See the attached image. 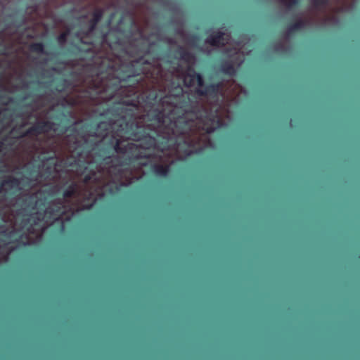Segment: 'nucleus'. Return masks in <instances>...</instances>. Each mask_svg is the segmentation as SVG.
<instances>
[{
	"label": "nucleus",
	"instance_id": "obj_29",
	"mask_svg": "<svg viewBox=\"0 0 360 360\" xmlns=\"http://www.w3.org/2000/svg\"><path fill=\"white\" fill-rule=\"evenodd\" d=\"M6 55L5 49L0 50V56Z\"/></svg>",
	"mask_w": 360,
	"mask_h": 360
},
{
	"label": "nucleus",
	"instance_id": "obj_22",
	"mask_svg": "<svg viewBox=\"0 0 360 360\" xmlns=\"http://www.w3.org/2000/svg\"><path fill=\"white\" fill-rule=\"evenodd\" d=\"M93 32H90V31H89V27H88V28L86 29V30L83 31V32H82V37H83V38H87V37H90V36L92 34V33H93Z\"/></svg>",
	"mask_w": 360,
	"mask_h": 360
},
{
	"label": "nucleus",
	"instance_id": "obj_26",
	"mask_svg": "<svg viewBox=\"0 0 360 360\" xmlns=\"http://www.w3.org/2000/svg\"><path fill=\"white\" fill-rule=\"evenodd\" d=\"M198 40V37L196 34L193 35L191 38V41L193 44H194Z\"/></svg>",
	"mask_w": 360,
	"mask_h": 360
},
{
	"label": "nucleus",
	"instance_id": "obj_31",
	"mask_svg": "<svg viewBox=\"0 0 360 360\" xmlns=\"http://www.w3.org/2000/svg\"><path fill=\"white\" fill-rule=\"evenodd\" d=\"M140 81L139 79H136V81L134 82V84L137 85Z\"/></svg>",
	"mask_w": 360,
	"mask_h": 360
},
{
	"label": "nucleus",
	"instance_id": "obj_24",
	"mask_svg": "<svg viewBox=\"0 0 360 360\" xmlns=\"http://www.w3.org/2000/svg\"><path fill=\"white\" fill-rule=\"evenodd\" d=\"M91 178H92V175L91 174H86V175L84 176L83 181H84V183L86 184V183H89L91 181Z\"/></svg>",
	"mask_w": 360,
	"mask_h": 360
},
{
	"label": "nucleus",
	"instance_id": "obj_16",
	"mask_svg": "<svg viewBox=\"0 0 360 360\" xmlns=\"http://www.w3.org/2000/svg\"><path fill=\"white\" fill-rule=\"evenodd\" d=\"M149 158H150L149 155H145V154H143V153L139 151L135 155H133L132 156L129 157L128 160L129 162H134V161H136V160H138L140 159H148Z\"/></svg>",
	"mask_w": 360,
	"mask_h": 360
},
{
	"label": "nucleus",
	"instance_id": "obj_19",
	"mask_svg": "<svg viewBox=\"0 0 360 360\" xmlns=\"http://www.w3.org/2000/svg\"><path fill=\"white\" fill-rule=\"evenodd\" d=\"M69 34H70L69 30L60 34L57 37V40H58V43L60 44H65L67 41V38H68V36L69 35Z\"/></svg>",
	"mask_w": 360,
	"mask_h": 360
},
{
	"label": "nucleus",
	"instance_id": "obj_30",
	"mask_svg": "<svg viewBox=\"0 0 360 360\" xmlns=\"http://www.w3.org/2000/svg\"><path fill=\"white\" fill-rule=\"evenodd\" d=\"M38 221H41V219L39 217L36 218V219L34 221V224H37Z\"/></svg>",
	"mask_w": 360,
	"mask_h": 360
},
{
	"label": "nucleus",
	"instance_id": "obj_9",
	"mask_svg": "<svg viewBox=\"0 0 360 360\" xmlns=\"http://www.w3.org/2000/svg\"><path fill=\"white\" fill-rule=\"evenodd\" d=\"M103 10L102 8H96L92 13V18L89 21V26L90 32H94L98 22L101 20L103 16Z\"/></svg>",
	"mask_w": 360,
	"mask_h": 360
},
{
	"label": "nucleus",
	"instance_id": "obj_15",
	"mask_svg": "<svg viewBox=\"0 0 360 360\" xmlns=\"http://www.w3.org/2000/svg\"><path fill=\"white\" fill-rule=\"evenodd\" d=\"M70 86V82L66 79H60L57 84V91L62 92L65 91Z\"/></svg>",
	"mask_w": 360,
	"mask_h": 360
},
{
	"label": "nucleus",
	"instance_id": "obj_7",
	"mask_svg": "<svg viewBox=\"0 0 360 360\" xmlns=\"http://www.w3.org/2000/svg\"><path fill=\"white\" fill-rule=\"evenodd\" d=\"M224 33L221 31H217L210 35L206 39V42L212 46H219L224 45Z\"/></svg>",
	"mask_w": 360,
	"mask_h": 360
},
{
	"label": "nucleus",
	"instance_id": "obj_10",
	"mask_svg": "<svg viewBox=\"0 0 360 360\" xmlns=\"http://www.w3.org/2000/svg\"><path fill=\"white\" fill-rule=\"evenodd\" d=\"M219 71L225 75L233 77L236 75V69L233 63L230 60H226L221 63Z\"/></svg>",
	"mask_w": 360,
	"mask_h": 360
},
{
	"label": "nucleus",
	"instance_id": "obj_20",
	"mask_svg": "<svg viewBox=\"0 0 360 360\" xmlns=\"http://www.w3.org/2000/svg\"><path fill=\"white\" fill-rule=\"evenodd\" d=\"M300 0H288L285 4L289 10L292 9L294 6L300 5Z\"/></svg>",
	"mask_w": 360,
	"mask_h": 360
},
{
	"label": "nucleus",
	"instance_id": "obj_17",
	"mask_svg": "<svg viewBox=\"0 0 360 360\" xmlns=\"http://www.w3.org/2000/svg\"><path fill=\"white\" fill-rule=\"evenodd\" d=\"M311 2L314 8L319 9L327 5L328 0H311Z\"/></svg>",
	"mask_w": 360,
	"mask_h": 360
},
{
	"label": "nucleus",
	"instance_id": "obj_11",
	"mask_svg": "<svg viewBox=\"0 0 360 360\" xmlns=\"http://www.w3.org/2000/svg\"><path fill=\"white\" fill-rule=\"evenodd\" d=\"M307 24L308 21L307 20H303L301 18L297 20L295 22L288 25L287 31L288 35L305 28Z\"/></svg>",
	"mask_w": 360,
	"mask_h": 360
},
{
	"label": "nucleus",
	"instance_id": "obj_3",
	"mask_svg": "<svg viewBox=\"0 0 360 360\" xmlns=\"http://www.w3.org/2000/svg\"><path fill=\"white\" fill-rule=\"evenodd\" d=\"M125 127L128 129V132L134 136L133 140L143 141L144 144L146 145L147 148L156 149L158 151L164 152L165 148H160L158 145V141L156 138L150 135L148 132H142L140 134L135 132V129L138 128V124L135 122H127Z\"/></svg>",
	"mask_w": 360,
	"mask_h": 360
},
{
	"label": "nucleus",
	"instance_id": "obj_18",
	"mask_svg": "<svg viewBox=\"0 0 360 360\" xmlns=\"http://www.w3.org/2000/svg\"><path fill=\"white\" fill-rule=\"evenodd\" d=\"M61 212V208L58 207L56 208L49 207L45 210V214L51 217H55Z\"/></svg>",
	"mask_w": 360,
	"mask_h": 360
},
{
	"label": "nucleus",
	"instance_id": "obj_25",
	"mask_svg": "<svg viewBox=\"0 0 360 360\" xmlns=\"http://www.w3.org/2000/svg\"><path fill=\"white\" fill-rule=\"evenodd\" d=\"M80 43L82 44H84V45H91L92 44V41L84 40L83 37H82L80 39Z\"/></svg>",
	"mask_w": 360,
	"mask_h": 360
},
{
	"label": "nucleus",
	"instance_id": "obj_1",
	"mask_svg": "<svg viewBox=\"0 0 360 360\" xmlns=\"http://www.w3.org/2000/svg\"><path fill=\"white\" fill-rule=\"evenodd\" d=\"M176 53L179 55V59L188 64L184 74L185 86L191 87L196 82L198 88L196 89L195 93L198 95L200 96H210L213 98L217 96L222 87V83L217 82L205 85L202 75L197 72L190 64L194 60L195 56L181 46L176 49Z\"/></svg>",
	"mask_w": 360,
	"mask_h": 360
},
{
	"label": "nucleus",
	"instance_id": "obj_35",
	"mask_svg": "<svg viewBox=\"0 0 360 360\" xmlns=\"http://www.w3.org/2000/svg\"><path fill=\"white\" fill-rule=\"evenodd\" d=\"M282 4L285 3L288 0H280Z\"/></svg>",
	"mask_w": 360,
	"mask_h": 360
},
{
	"label": "nucleus",
	"instance_id": "obj_33",
	"mask_svg": "<svg viewBox=\"0 0 360 360\" xmlns=\"http://www.w3.org/2000/svg\"><path fill=\"white\" fill-rule=\"evenodd\" d=\"M342 7L339 5V8H338V11H339V13H340L342 12Z\"/></svg>",
	"mask_w": 360,
	"mask_h": 360
},
{
	"label": "nucleus",
	"instance_id": "obj_2",
	"mask_svg": "<svg viewBox=\"0 0 360 360\" xmlns=\"http://www.w3.org/2000/svg\"><path fill=\"white\" fill-rule=\"evenodd\" d=\"M143 61V57L141 56L134 60H133L131 63H129L128 66V70L131 73L130 75H126L123 77L122 78H119L117 79L115 82L110 83L108 81H101L99 84L96 86V89L99 92H107L108 91V89H110V96L112 97L114 94L120 89L121 88V83L122 82H130L133 81V78L136 77L137 76L141 75L143 73V70L141 68H135L134 64H142V62Z\"/></svg>",
	"mask_w": 360,
	"mask_h": 360
},
{
	"label": "nucleus",
	"instance_id": "obj_8",
	"mask_svg": "<svg viewBox=\"0 0 360 360\" xmlns=\"http://www.w3.org/2000/svg\"><path fill=\"white\" fill-rule=\"evenodd\" d=\"M93 129L94 131L91 134V136L104 138L108 130V123L104 121H100L93 127Z\"/></svg>",
	"mask_w": 360,
	"mask_h": 360
},
{
	"label": "nucleus",
	"instance_id": "obj_14",
	"mask_svg": "<svg viewBox=\"0 0 360 360\" xmlns=\"http://www.w3.org/2000/svg\"><path fill=\"white\" fill-rule=\"evenodd\" d=\"M30 49L33 53L47 54L44 51V45L41 42L32 43L30 46Z\"/></svg>",
	"mask_w": 360,
	"mask_h": 360
},
{
	"label": "nucleus",
	"instance_id": "obj_4",
	"mask_svg": "<svg viewBox=\"0 0 360 360\" xmlns=\"http://www.w3.org/2000/svg\"><path fill=\"white\" fill-rule=\"evenodd\" d=\"M58 126H60V124L51 121H40L28 128L20 135V137L38 136L51 131H57L58 128L56 127Z\"/></svg>",
	"mask_w": 360,
	"mask_h": 360
},
{
	"label": "nucleus",
	"instance_id": "obj_28",
	"mask_svg": "<svg viewBox=\"0 0 360 360\" xmlns=\"http://www.w3.org/2000/svg\"><path fill=\"white\" fill-rule=\"evenodd\" d=\"M60 132H61L62 134H63V133H65V132H66V131H68V127H61V129H60Z\"/></svg>",
	"mask_w": 360,
	"mask_h": 360
},
{
	"label": "nucleus",
	"instance_id": "obj_12",
	"mask_svg": "<svg viewBox=\"0 0 360 360\" xmlns=\"http://www.w3.org/2000/svg\"><path fill=\"white\" fill-rule=\"evenodd\" d=\"M153 172L160 177H167L169 172V166L167 165L154 164L152 166Z\"/></svg>",
	"mask_w": 360,
	"mask_h": 360
},
{
	"label": "nucleus",
	"instance_id": "obj_6",
	"mask_svg": "<svg viewBox=\"0 0 360 360\" xmlns=\"http://www.w3.org/2000/svg\"><path fill=\"white\" fill-rule=\"evenodd\" d=\"M111 141L113 143V148L117 153L124 154L126 153H134L137 150L140 146L136 143H129L122 146V141L119 138L112 136Z\"/></svg>",
	"mask_w": 360,
	"mask_h": 360
},
{
	"label": "nucleus",
	"instance_id": "obj_38",
	"mask_svg": "<svg viewBox=\"0 0 360 360\" xmlns=\"http://www.w3.org/2000/svg\"><path fill=\"white\" fill-rule=\"evenodd\" d=\"M0 6H1V1H0Z\"/></svg>",
	"mask_w": 360,
	"mask_h": 360
},
{
	"label": "nucleus",
	"instance_id": "obj_23",
	"mask_svg": "<svg viewBox=\"0 0 360 360\" xmlns=\"http://www.w3.org/2000/svg\"><path fill=\"white\" fill-rule=\"evenodd\" d=\"M75 48L79 52H86V53H88V52H90L91 51V49H87L86 50H83L80 46H77V45H75Z\"/></svg>",
	"mask_w": 360,
	"mask_h": 360
},
{
	"label": "nucleus",
	"instance_id": "obj_32",
	"mask_svg": "<svg viewBox=\"0 0 360 360\" xmlns=\"http://www.w3.org/2000/svg\"><path fill=\"white\" fill-rule=\"evenodd\" d=\"M1 233L4 235V236H6L7 235V233H6V231H4L1 232Z\"/></svg>",
	"mask_w": 360,
	"mask_h": 360
},
{
	"label": "nucleus",
	"instance_id": "obj_13",
	"mask_svg": "<svg viewBox=\"0 0 360 360\" xmlns=\"http://www.w3.org/2000/svg\"><path fill=\"white\" fill-rule=\"evenodd\" d=\"M77 192V185L76 183H71L63 193L65 198H70L73 197Z\"/></svg>",
	"mask_w": 360,
	"mask_h": 360
},
{
	"label": "nucleus",
	"instance_id": "obj_27",
	"mask_svg": "<svg viewBox=\"0 0 360 360\" xmlns=\"http://www.w3.org/2000/svg\"><path fill=\"white\" fill-rule=\"evenodd\" d=\"M150 61L149 60H146L143 58V61L142 62V65H150Z\"/></svg>",
	"mask_w": 360,
	"mask_h": 360
},
{
	"label": "nucleus",
	"instance_id": "obj_21",
	"mask_svg": "<svg viewBox=\"0 0 360 360\" xmlns=\"http://www.w3.org/2000/svg\"><path fill=\"white\" fill-rule=\"evenodd\" d=\"M216 130V127H214V126H207L205 128V131L207 134H211L212 133H214Z\"/></svg>",
	"mask_w": 360,
	"mask_h": 360
},
{
	"label": "nucleus",
	"instance_id": "obj_5",
	"mask_svg": "<svg viewBox=\"0 0 360 360\" xmlns=\"http://www.w3.org/2000/svg\"><path fill=\"white\" fill-rule=\"evenodd\" d=\"M32 180L27 176H24L22 179H18L13 176H8L6 179L1 181L0 185V192L4 191V187L8 186L11 189L21 190L20 185L30 186Z\"/></svg>",
	"mask_w": 360,
	"mask_h": 360
},
{
	"label": "nucleus",
	"instance_id": "obj_37",
	"mask_svg": "<svg viewBox=\"0 0 360 360\" xmlns=\"http://www.w3.org/2000/svg\"><path fill=\"white\" fill-rule=\"evenodd\" d=\"M125 164H127V163H126V162H124H124H122V163H121L120 165H125Z\"/></svg>",
	"mask_w": 360,
	"mask_h": 360
},
{
	"label": "nucleus",
	"instance_id": "obj_34",
	"mask_svg": "<svg viewBox=\"0 0 360 360\" xmlns=\"http://www.w3.org/2000/svg\"><path fill=\"white\" fill-rule=\"evenodd\" d=\"M80 18H83V19H85V18H86V15H82Z\"/></svg>",
	"mask_w": 360,
	"mask_h": 360
},
{
	"label": "nucleus",
	"instance_id": "obj_36",
	"mask_svg": "<svg viewBox=\"0 0 360 360\" xmlns=\"http://www.w3.org/2000/svg\"><path fill=\"white\" fill-rule=\"evenodd\" d=\"M160 115V112H158L157 117H159Z\"/></svg>",
	"mask_w": 360,
	"mask_h": 360
}]
</instances>
